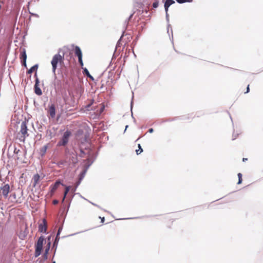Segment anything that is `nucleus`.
I'll return each instance as SVG.
<instances>
[{
    "label": "nucleus",
    "mask_w": 263,
    "mask_h": 263,
    "mask_svg": "<svg viewBox=\"0 0 263 263\" xmlns=\"http://www.w3.org/2000/svg\"><path fill=\"white\" fill-rule=\"evenodd\" d=\"M61 49L59 50V53L55 54L53 55L52 59L51 61V64L52 65V72L55 74L56 69L58 67V64H60V65L64 63V53H63L62 55L60 54V51Z\"/></svg>",
    "instance_id": "nucleus-1"
},
{
    "label": "nucleus",
    "mask_w": 263,
    "mask_h": 263,
    "mask_svg": "<svg viewBox=\"0 0 263 263\" xmlns=\"http://www.w3.org/2000/svg\"><path fill=\"white\" fill-rule=\"evenodd\" d=\"M28 128L27 126V123L26 121H24L21 123V129L19 134L21 136L19 139L21 141L24 142L27 137L29 136L28 133Z\"/></svg>",
    "instance_id": "nucleus-2"
},
{
    "label": "nucleus",
    "mask_w": 263,
    "mask_h": 263,
    "mask_svg": "<svg viewBox=\"0 0 263 263\" xmlns=\"http://www.w3.org/2000/svg\"><path fill=\"white\" fill-rule=\"evenodd\" d=\"M44 241V238L43 236H41L38 239L37 242L35 243V257H38L40 255L43 249V245Z\"/></svg>",
    "instance_id": "nucleus-3"
},
{
    "label": "nucleus",
    "mask_w": 263,
    "mask_h": 263,
    "mask_svg": "<svg viewBox=\"0 0 263 263\" xmlns=\"http://www.w3.org/2000/svg\"><path fill=\"white\" fill-rule=\"evenodd\" d=\"M10 192V186L8 184H6L0 187V196H3L5 198L8 197Z\"/></svg>",
    "instance_id": "nucleus-4"
},
{
    "label": "nucleus",
    "mask_w": 263,
    "mask_h": 263,
    "mask_svg": "<svg viewBox=\"0 0 263 263\" xmlns=\"http://www.w3.org/2000/svg\"><path fill=\"white\" fill-rule=\"evenodd\" d=\"M71 133L69 131H66L63 135L61 140L59 142V145H65L68 141L69 138L70 136Z\"/></svg>",
    "instance_id": "nucleus-5"
},
{
    "label": "nucleus",
    "mask_w": 263,
    "mask_h": 263,
    "mask_svg": "<svg viewBox=\"0 0 263 263\" xmlns=\"http://www.w3.org/2000/svg\"><path fill=\"white\" fill-rule=\"evenodd\" d=\"M48 114L49 115V118H54L55 116V107L54 104H51L49 106Z\"/></svg>",
    "instance_id": "nucleus-6"
},
{
    "label": "nucleus",
    "mask_w": 263,
    "mask_h": 263,
    "mask_svg": "<svg viewBox=\"0 0 263 263\" xmlns=\"http://www.w3.org/2000/svg\"><path fill=\"white\" fill-rule=\"evenodd\" d=\"M20 59H21L22 64L25 67H27L26 65V59H27V54L26 53V51L25 49H23V51L21 52L20 54Z\"/></svg>",
    "instance_id": "nucleus-7"
},
{
    "label": "nucleus",
    "mask_w": 263,
    "mask_h": 263,
    "mask_svg": "<svg viewBox=\"0 0 263 263\" xmlns=\"http://www.w3.org/2000/svg\"><path fill=\"white\" fill-rule=\"evenodd\" d=\"M47 230V223L45 219H43L42 223L39 224V231L40 232L45 233Z\"/></svg>",
    "instance_id": "nucleus-8"
},
{
    "label": "nucleus",
    "mask_w": 263,
    "mask_h": 263,
    "mask_svg": "<svg viewBox=\"0 0 263 263\" xmlns=\"http://www.w3.org/2000/svg\"><path fill=\"white\" fill-rule=\"evenodd\" d=\"M39 80L38 78H36V80H35V85H34V91H35V93L36 95L40 96L42 94V91L41 88L39 87Z\"/></svg>",
    "instance_id": "nucleus-9"
},
{
    "label": "nucleus",
    "mask_w": 263,
    "mask_h": 263,
    "mask_svg": "<svg viewBox=\"0 0 263 263\" xmlns=\"http://www.w3.org/2000/svg\"><path fill=\"white\" fill-rule=\"evenodd\" d=\"M64 185L63 184L61 183L60 181H57L54 184L50 186L51 189V194H53L55 191L57 190L60 184Z\"/></svg>",
    "instance_id": "nucleus-10"
},
{
    "label": "nucleus",
    "mask_w": 263,
    "mask_h": 263,
    "mask_svg": "<svg viewBox=\"0 0 263 263\" xmlns=\"http://www.w3.org/2000/svg\"><path fill=\"white\" fill-rule=\"evenodd\" d=\"M175 2L174 0H166L165 4H164V9L166 12V14H167V12L168 10L169 7L173 4H175Z\"/></svg>",
    "instance_id": "nucleus-11"
},
{
    "label": "nucleus",
    "mask_w": 263,
    "mask_h": 263,
    "mask_svg": "<svg viewBox=\"0 0 263 263\" xmlns=\"http://www.w3.org/2000/svg\"><path fill=\"white\" fill-rule=\"evenodd\" d=\"M40 180V176L38 174H35L32 178L33 181V186L35 187L36 185L39 183Z\"/></svg>",
    "instance_id": "nucleus-12"
},
{
    "label": "nucleus",
    "mask_w": 263,
    "mask_h": 263,
    "mask_svg": "<svg viewBox=\"0 0 263 263\" xmlns=\"http://www.w3.org/2000/svg\"><path fill=\"white\" fill-rule=\"evenodd\" d=\"M75 55L78 57V58H82V52L80 48L78 46H76L74 49Z\"/></svg>",
    "instance_id": "nucleus-13"
},
{
    "label": "nucleus",
    "mask_w": 263,
    "mask_h": 263,
    "mask_svg": "<svg viewBox=\"0 0 263 263\" xmlns=\"http://www.w3.org/2000/svg\"><path fill=\"white\" fill-rule=\"evenodd\" d=\"M38 68V65L37 64L33 66L27 71V73L29 74L32 73L34 71H36Z\"/></svg>",
    "instance_id": "nucleus-14"
},
{
    "label": "nucleus",
    "mask_w": 263,
    "mask_h": 263,
    "mask_svg": "<svg viewBox=\"0 0 263 263\" xmlns=\"http://www.w3.org/2000/svg\"><path fill=\"white\" fill-rule=\"evenodd\" d=\"M70 188H71L70 186H66L64 194V197H63V200H62V202H64V201L65 200V198L67 194L69 192Z\"/></svg>",
    "instance_id": "nucleus-15"
},
{
    "label": "nucleus",
    "mask_w": 263,
    "mask_h": 263,
    "mask_svg": "<svg viewBox=\"0 0 263 263\" xmlns=\"http://www.w3.org/2000/svg\"><path fill=\"white\" fill-rule=\"evenodd\" d=\"M178 3L182 4L184 3L188 2L191 3L193 2V0H176Z\"/></svg>",
    "instance_id": "nucleus-16"
},
{
    "label": "nucleus",
    "mask_w": 263,
    "mask_h": 263,
    "mask_svg": "<svg viewBox=\"0 0 263 263\" xmlns=\"http://www.w3.org/2000/svg\"><path fill=\"white\" fill-rule=\"evenodd\" d=\"M238 182L237 183V184H241V182H242V174L239 173L238 174Z\"/></svg>",
    "instance_id": "nucleus-17"
},
{
    "label": "nucleus",
    "mask_w": 263,
    "mask_h": 263,
    "mask_svg": "<svg viewBox=\"0 0 263 263\" xmlns=\"http://www.w3.org/2000/svg\"><path fill=\"white\" fill-rule=\"evenodd\" d=\"M138 147H139V149H137L136 151V153H137V155L140 154L143 151L142 148H141V146L140 144H138Z\"/></svg>",
    "instance_id": "nucleus-18"
},
{
    "label": "nucleus",
    "mask_w": 263,
    "mask_h": 263,
    "mask_svg": "<svg viewBox=\"0 0 263 263\" xmlns=\"http://www.w3.org/2000/svg\"><path fill=\"white\" fill-rule=\"evenodd\" d=\"M82 69H83V73L84 74H86L87 77L90 76V73L86 68H83Z\"/></svg>",
    "instance_id": "nucleus-19"
},
{
    "label": "nucleus",
    "mask_w": 263,
    "mask_h": 263,
    "mask_svg": "<svg viewBox=\"0 0 263 263\" xmlns=\"http://www.w3.org/2000/svg\"><path fill=\"white\" fill-rule=\"evenodd\" d=\"M78 60H79V62L80 63V65L81 67L82 68H83V66L84 65L83 64V60H82V58H78Z\"/></svg>",
    "instance_id": "nucleus-20"
},
{
    "label": "nucleus",
    "mask_w": 263,
    "mask_h": 263,
    "mask_svg": "<svg viewBox=\"0 0 263 263\" xmlns=\"http://www.w3.org/2000/svg\"><path fill=\"white\" fill-rule=\"evenodd\" d=\"M47 146L46 145H45L44 146L42 149H41V151L44 153L45 154L46 152V150H47Z\"/></svg>",
    "instance_id": "nucleus-21"
},
{
    "label": "nucleus",
    "mask_w": 263,
    "mask_h": 263,
    "mask_svg": "<svg viewBox=\"0 0 263 263\" xmlns=\"http://www.w3.org/2000/svg\"><path fill=\"white\" fill-rule=\"evenodd\" d=\"M85 172H84L83 173H82L81 174V177H80V179H80V181L78 182V183H77V185H78L79 184V183H80V182L81 180H82V179H83V177H84V175H85Z\"/></svg>",
    "instance_id": "nucleus-22"
},
{
    "label": "nucleus",
    "mask_w": 263,
    "mask_h": 263,
    "mask_svg": "<svg viewBox=\"0 0 263 263\" xmlns=\"http://www.w3.org/2000/svg\"><path fill=\"white\" fill-rule=\"evenodd\" d=\"M158 6V2H154L153 4V7L155 8H157Z\"/></svg>",
    "instance_id": "nucleus-23"
},
{
    "label": "nucleus",
    "mask_w": 263,
    "mask_h": 263,
    "mask_svg": "<svg viewBox=\"0 0 263 263\" xmlns=\"http://www.w3.org/2000/svg\"><path fill=\"white\" fill-rule=\"evenodd\" d=\"M49 247H50V243H48V247L45 250V254L46 255H47L48 253V251H49Z\"/></svg>",
    "instance_id": "nucleus-24"
},
{
    "label": "nucleus",
    "mask_w": 263,
    "mask_h": 263,
    "mask_svg": "<svg viewBox=\"0 0 263 263\" xmlns=\"http://www.w3.org/2000/svg\"><path fill=\"white\" fill-rule=\"evenodd\" d=\"M99 218L101 219V223H104V221H105V218L103 217H99Z\"/></svg>",
    "instance_id": "nucleus-25"
},
{
    "label": "nucleus",
    "mask_w": 263,
    "mask_h": 263,
    "mask_svg": "<svg viewBox=\"0 0 263 263\" xmlns=\"http://www.w3.org/2000/svg\"><path fill=\"white\" fill-rule=\"evenodd\" d=\"M250 91L249 85H248L247 87V91L245 92V93L249 92Z\"/></svg>",
    "instance_id": "nucleus-26"
},
{
    "label": "nucleus",
    "mask_w": 263,
    "mask_h": 263,
    "mask_svg": "<svg viewBox=\"0 0 263 263\" xmlns=\"http://www.w3.org/2000/svg\"><path fill=\"white\" fill-rule=\"evenodd\" d=\"M60 229H59V231H58V232L57 233V237L55 238V241H57V240L58 239V237L59 235L60 234Z\"/></svg>",
    "instance_id": "nucleus-27"
},
{
    "label": "nucleus",
    "mask_w": 263,
    "mask_h": 263,
    "mask_svg": "<svg viewBox=\"0 0 263 263\" xmlns=\"http://www.w3.org/2000/svg\"><path fill=\"white\" fill-rule=\"evenodd\" d=\"M58 202H59V201L57 200H54L53 201V204H54V205L58 204Z\"/></svg>",
    "instance_id": "nucleus-28"
},
{
    "label": "nucleus",
    "mask_w": 263,
    "mask_h": 263,
    "mask_svg": "<svg viewBox=\"0 0 263 263\" xmlns=\"http://www.w3.org/2000/svg\"><path fill=\"white\" fill-rule=\"evenodd\" d=\"M88 77H89L92 81L94 80L93 77L90 74L89 76H88Z\"/></svg>",
    "instance_id": "nucleus-29"
},
{
    "label": "nucleus",
    "mask_w": 263,
    "mask_h": 263,
    "mask_svg": "<svg viewBox=\"0 0 263 263\" xmlns=\"http://www.w3.org/2000/svg\"><path fill=\"white\" fill-rule=\"evenodd\" d=\"M153 131H154V130H153V128H150V129H149V130H148V132H149V133H153Z\"/></svg>",
    "instance_id": "nucleus-30"
},
{
    "label": "nucleus",
    "mask_w": 263,
    "mask_h": 263,
    "mask_svg": "<svg viewBox=\"0 0 263 263\" xmlns=\"http://www.w3.org/2000/svg\"><path fill=\"white\" fill-rule=\"evenodd\" d=\"M247 160H248V159H247V158H243L242 159V161H243V162H245V161H247Z\"/></svg>",
    "instance_id": "nucleus-31"
},
{
    "label": "nucleus",
    "mask_w": 263,
    "mask_h": 263,
    "mask_svg": "<svg viewBox=\"0 0 263 263\" xmlns=\"http://www.w3.org/2000/svg\"><path fill=\"white\" fill-rule=\"evenodd\" d=\"M44 256H45V257L46 258H47V255H46L45 254H44Z\"/></svg>",
    "instance_id": "nucleus-32"
},
{
    "label": "nucleus",
    "mask_w": 263,
    "mask_h": 263,
    "mask_svg": "<svg viewBox=\"0 0 263 263\" xmlns=\"http://www.w3.org/2000/svg\"><path fill=\"white\" fill-rule=\"evenodd\" d=\"M1 8H2V6H1V5H0V10L1 9Z\"/></svg>",
    "instance_id": "nucleus-33"
},
{
    "label": "nucleus",
    "mask_w": 263,
    "mask_h": 263,
    "mask_svg": "<svg viewBox=\"0 0 263 263\" xmlns=\"http://www.w3.org/2000/svg\"><path fill=\"white\" fill-rule=\"evenodd\" d=\"M40 263H42V261H40Z\"/></svg>",
    "instance_id": "nucleus-34"
},
{
    "label": "nucleus",
    "mask_w": 263,
    "mask_h": 263,
    "mask_svg": "<svg viewBox=\"0 0 263 263\" xmlns=\"http://www.w3.org/2000/svg\"><path fill=\"white\" fill-rule=\"evenodd\" d=\"M52 263H55V261H53Z\"/></svg>",
    "instance_id": "nucleus-35"
}]
</instances>
